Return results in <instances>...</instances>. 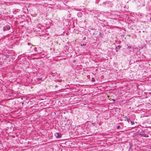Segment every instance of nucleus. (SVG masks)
<instances>
[{
    "instance_id": "nucleus-1",
    "label": "nucleus",
    "mask_w": 151,
    "mask_h": 151,
    "mask_svg": "<svg viewBox=\"0 0 151 151\" xmlns=\"http://www.w3.org/2000/svg\"><path fill=\"white\" fill-rule=\"evenodd\" d=\"M55 136L56 138H60L62 137L61 135L58 133H56L55 134Z\"/></svg>"
},
{
    "instance_id": "nucleus-2",
    "label": "nucleus",
    "mask_w": 151,
    "mask_h": 151,
    "mask_svg": "<svg viewBox=\"0 0 151 151\" xmlns=\"http://www.w3.org/2000/svg\"><path fill=\"white\" fill-rule=\"evenodd\" d=\"M10 29V27L8 25H6L5 27H4L3 29L4 31L5 30H8L9 29Z\"/></svg>"
},
{
    "instance_id": "nucleus-3",
    "label": "nucleus",
    "mask_w": 151,
    "mask_h": 151,
    "mask_svg": "<svg viewBox=\"0 0 151 151\" xmlns=\"http://www.w3.org/2000/svg\"><path fill=\"white\" fill-rule=\"evenodd\" d=\"M42 78H37V80L38 81H42Z\"/></svg>"
},
{
    "instance_id": "nucleus-4",
    "label": "nucleus",
    "mask_w": 151,
    "mask_h": 151,
    "mask_svg": "<svg viewBox=\"0 0 151 151\" xmlns=\"http://www.w3.org/2000/svg\"><path fill=\"white\" fill-rule=\"evenodd\" d=\"M91 81L93 82H94L95 81V79L94 78H92L91 79Z\"/></svg>"
},
{
    "instance_id": "nucleus-5",
    "label": "nucleus",
    "mask_w": 151,
    "mask_h": 151,
    "mask_svg": "<svg viewBox=\"0 0 151 151\" xmlns=\"http://www.w3.org/2000/svg\"><path fill=\"white\" fill-rule=\"evenodd\" d=\"M126 120L128 122V123L129 122V121H130V119H129L127 118H126Z\"/></svg>"
},
{
    "instance_id": "nucleus-6",
    "label": "nucleus",
    "mask_w": 151,
    "mask_h": 151,
    "mask_svg": "<svg viewBox=\"0 0 151 151\" xmlns=\"http://www.w3.org/2000/svg\"><path fill=\"white\" fill-rule=\"evenodd\" d=\"M130 122L132 125H134V122L130 121Z\"/></svg>"
},
{
    "instance_id": "nucleus-7",
    "label": "nucleus",
    "mask_w": 151,
    "mask_h": 151,
    "mask_svg": "<svg viewBox=\"0 0 151 151\" xmlns=\"http://www.w3.org/2000/svg\"><path fill=\"white\" fill-rule=\"evenodd\" d=\"M86 44H81V46H86Z\"/></svg>"
},
{
    "instance_id": "nucleus-8",
    "label": "nucleus",
    "mask_w": 151,
    "mask_h": 151,
    "mask_svg": "<svg viewBox=\"0 0 151 151\" xmlns=\"http://www.w3.org/2000/svg\"><path fill=\"white\" fill-rule=\"evenodd\" d=\"M127 48L129 49H130L131 48V46H128L127 47Z\"/></svg>"
},
{
    "instance_id": "nucleus-9",
    "label": "nucleus",
    "mask_w": 151,
    "mask_h": 151,
    "mask_svg": "<svg viewBox=\"0 0 151 151\" xmlns=\"http://www.w3.org/2000/svg\"><path fill=\"white\" fill-rule=\"evenodd\" d=\"M120 128V126H118L117 127V129H119Z\"/></svg>"
},
{
    "instance_id": "nucleus-10",
    "label": "nucleus",
    "mask_w": 151,
    "mask_h": 151,
    "mask_svg": "<svg viewBox=\"0 0 151 151\" xmlns=\"http://www.w3.org/2000/svg\"><path fill=\"white\" fill-rule=\"evenodd\" d=\"M55 88H57L58 87V85H56L55 86Z\"/></svg>"
},
{
    "instance_id": "nucleus-11",
    "label": "nucleus",
    "mask_w": 151,
    "mask_h": 151,
    "mask_svg": "<svg viewBox=\"0 0 151 151\" xmlns=\"http://www.w3.org/2000/svg\"><path fill=\"white\" fill-rule=\"evenodd\" d=\"M13 12L14 14H15L16 13V12Z\"/></svg>"
},
{
    "instance_id": "nucleus-12",
    "label": "nucleus",
    "mask_w": 151,
    "mask_h": 151,
    "mask_svg": "<svg viewBox=\"0 0 151 151\" xmlns=\"http://www.w3.org/2000/svg\"><path fill=\"white\" fill-rule=\"evenodd\" d=\"M147 135H145L144 136V137H147Z\"/></svg>"
},
{
    "instance_id": "nucleus-13",
    "label": "nucleus",
    "mask_w": 151,
    "mask_h": 151,
    "mask_svg": "<svg viewBox=\"0 0 151 151\" xmlns=\"http://www.w3.org/2000/svg\"><path fill=\"white\" fill-rule=\"evenodd\" d=\"M118 47H119V48H120V46H118Z\"/></svg>"
},
{
    "instance_id": "nucleus-14",
    "label": "nucleus",
    "mask_w": 151,
    "mask_h": 151,
    "mask_svg": "<svg viewBox=\"0 0 151 151\" xmlns=\"http://www.w3.org/2000/svg\"><path fill=\"white\" fill-rule=\"evenodd\" d=\"M113 100L114 101H115V100H114V99H113Z\"/></svg>"
},
{
    "instance_id": "nucleus-15",
    "label": "nucleus",
    "mask_w": 151,
    "mask_h": 151,
    "mask_svg": "<svg viewBox=\"0 0 151 151\" xmlns=\"http://www.w3.org/2000/svg\"><path fill=\"white\" fill-rule=\"evenodd\" d=\"M80 14H82L81 13H80Z\"/></svg>"
}]
</instances>
